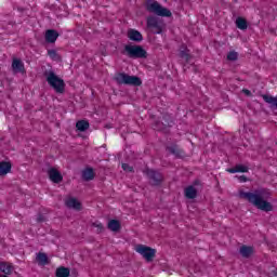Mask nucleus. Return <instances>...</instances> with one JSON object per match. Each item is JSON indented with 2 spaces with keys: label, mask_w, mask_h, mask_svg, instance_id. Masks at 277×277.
Here are the masks:
<instances>
[{
  "label": "nucleus",
  "mask_w": 277,
  "mask_h": 277,
  "mask_svg": "<svg viewBox=\"0 0 277 277\" xmlns=\"http://www.w3.org/2000/svg\"><path fill=\"white\" fill-rule=\"evenodd\" d=\"M169 155H173L176 159H183L185 157V150H183L177 144H170L166 147Z\"/></svg>",
  "instance_id": "10"
},
{
  "label": "nucleus",
  "mask_w": 277,
  "mask_h": 277,
  "mask_svg": "<svg viewBox=\"0 0 277 277\" xmlns=\"http://www.w3.org/2000/svg\"><path fill=\"white\" fill-rule=\"evenodd\" d=\"M48 55L49 57H51V60H54L55 62L60 60V54H57V51L55 50H48Z\"/></svg>",
  "instance_id": "29"
},
{
  "label": "nucleus",
  "mask_w": 277,
  "mask_h": 277,
  "mask_svg": "<svg viewBox=\"0 0 277 277\" xmlns=\"http://www.w3.org/2000/svg\"><path fill=\"white\" fill-rule=\"evenodd\" d=\"M135 251L147 261V263H153L155 256H157V250L153 249L146 245H137Z\"/></svg>",
  "instance_id": "6"
},
{
  "label": "nucleus",
  "mask_w": 277,
  "mask_h": 277,
  "mask_svg": "<svg viewBox=\"0 0 277 277\" xmlns=\"http://www.w3.org/2000/svg\"><path fill=\"white\" fill-rule=\"evenodd\" d=\"M121 168L124 170V172H133V167H131L129 163H122Z\"/></svg>",
  "instance_id": "31"
},
{
  "label": "nucleus",
  "mask_w": 277,
  "mask_h": 277,
  "mask_svg": "<svg viewBox=\"0 0 277 277\" xmlns=\"http://www.w3.org/2000/svg\"><path fill=\"white\" fill-rule=\"evenodd\" d=\"M60 38V34L57 30L49 29L45 31V42L49 44L55 43V41Z\"/></svg>",
  "instance_id": "14"
},
{
  "label": "nucleus",
  "mask_w": 277,
  "mask_h": 277,
  "mask_svg": "<svg viewBox=\"0 0 277 277\" xmlns=\"http://www.w3.org/2000/svg\"><path fill=\"white\" fill-rule=\"evenodd\" d=\"M272 197V193L266 188H259L253 192H239V198L247 200L249 205L255 207L260 211H264L265 213H269V211H274V206L272 202L267 201V198Z\"/></svg>",
  "instance_id": "1"
},
{
  "label": "nucleus",
  "mask_w": 277,
  "mask_h": 277,
  "mask_svg": "<svg viewBox=\"0 0 277 277\" xmlns=\"http://www.w3.org/2000/svg\"><path fill=\"white\" fill-rule=\"evenodd\" d=\"M92 226H94V228H97V233H103L105 230V227L102 225V223L95 222L92 224Z\"/></svg>",
  "instance_id": "30"
},
{
  "label": "nucleus",
  "mask_w": 277,
  "mask_h": 277,
  "mask_svg": "<svg viewBox=\"0 0 277 277\" xmlns=\"http://www.w3.org/2000/svg\"><path fill=\"white\" fill-rule=\"evenodd\" d=\"M48 176H49L50 181H52V183L58 184V183H62V181H64V176L55 168H50L48 170Z\"/></svg>",
  "instance_id": "11"
},
{
  "label": "nucleus",
  "mask_w": 277,
  "mask_h": 277,
  "mask_svg": "<svg viewBox=\"0 0 277 277\" xmlns=\"http://www.w3.org/2000/svg\"><path fill=\"white\" fill-rule=\"evenodd\" d=\"M0 272L5 276H12V272H14V266L12 264H8L5 262L0 263Z\"/></svg>",
  "instance_id": "18"
},
{
  "label": "nucleus",
  "mask_w": 277,
  "mask_h": 277,
  "mask_svg": "<svg viewBox=\"0 0 277 277\" xmlns=\"http://www.w3.org/2000/svg\"><path fill=\"white\" fill-rule=\"evenodd\" d=\"M146 174L147 177L149 179V184L153 185L154 187H159V185L163 183V174H161V172L153 169H147Z\"/></svg>",
  "instance_id": "9"
},
{
  "label": "nucleus",
  "mask_w": 277,
  "mask_h": 277,
  "mask_svg": "<svg viewBox=\"0 0 277 277\" xmlns=\"http://www.w3.org/2000/svg\"><path fill=\"white\" fill-rule=\"evenodd\" d=\"M127 36L132 42L140 43L144 40V36H142V32L133 28H130L128 30Z\"/></svg>",
  "instance_id": "12"
},
{
  "label": "nucleus",
  "mask_w": 277,
  "mask_h": 277,
  "mask_svg": "<svg viewBox=\"0 0 277 277\" xmlns=\"http://www.w3.org/2000/svg\"><path fill=\"white\" fill-rule=\"evenodd\" d=\"M55 276L56 277H70V268L60 266L58 268H56Z\"/></svg>",
  "instance_id": "20"
},
{
  "label": "nucleus",
  "mask_w": 277,
  "mask_h": 277,
  "mask_svg": "<svg viewBox=\"0 0 277 277\" xmlns=\"http://www.w3.org/2000/svg\"><path fill=\"white\" fill-rule=\"evenodd\" d=\"M37 262L39 265H49V255H47V253L39 252L37 254Z\"/></svg>",
  "instance_id": "25"
},
{
  "label": "nucleus",
  "mask_w": 277,
  "mask_h": 277,
  "mask_svg": "<svg viewBox=\"0 0 277 277\" xmlns=\"http://www.w3.org/2000/svg\"><path fill=\"white\" fill-rule=\"evenodd\" d=\"M238 180L240 181V183H247L248 182V177L246 175H240L238 177Z\"/></svg>",
  "instance_id": "32"
},
{
  "label": "nucleus",
  "mask_w": 277,
  "mask_h": 277,
  "mask_svg": "<svg viewBox=\"0 0 277 277\" xmlns=\"http://www.w3.org/2000/svg\"><path fill=\"white\" fill-rule=\"evenodd\" d=\"M245 94H250V90L246 89L243 90Z\"/></svg>",
  "instance_id": "34"
},
{
  "label": "nucleus",
  "mask_w": 277,
  "mask_h": 277,
  "mask_svg": "<svg viewBox=\"0 0 277 277\" xmlns=\"http://www.w3.org/2000/svg\"><path fill=\"white\" fill-rule=\"evenodd\" d=\"M123 55H127L130 60H145V57H148L146 50L137 44H126Z\"/></svg>",
  "instance_id": "3"
},
{
  "label": "nucleus",
  "mask_w": 277,
  "mask_h": 277,
  "mask_svg": "<svg viewBox=\"0 0 277 277\" xmlns=\"http://www.w3.org/2000/svg\"><path fill=\"white\" fill-rule=\"evenodd\" d=\"M12 68H13V72H15V74L21 72L22 75H24V72H25V64L19 58L13 60Z\"/></svg>",
  "instance_id": "13"
},
{
  "label": "nucleus",
  "mask_w": 277,
  "mask_h": 277,
  "mask_svg": "<svg viewBox=\"0 0 277 277\" xmlns=\"http://www.w3.org/2000/svg\"><path fill=\"white\" fill-rule=\"evenodd\" d=\"M236 27L245 31V29H248V21H246L243 17H238L236 19Z\"/></svg>",
  "instance_id": "26"
},
{
  "label": "nucleus",
  "mask_w": 277,
  "mask_h": 277,
  "mask_svg": "<svg viewBox=\"0 0 277 277\" xmlns=\"http://www.w3.org/2000/svg\"><path fill=\"white\" fill-rule=\"evenodd\" d=\"M94 176H96V174L94 173V169L93 168H87L82 171V180L83 181H94Z\"/></svg>",
  "instance_id": "17"
},
{
  "label": "nucleus",
  "mask_w": 277,
  "mask_h": 277,
  "mask_svg": "<svg viewBox=\"0 0 277 277\" xmlns=\"http://www.w3.org/2000/svg\"><path fill=\"white\" fill-rule=\"evenodd\" d=\"M180 57L182 60H185V62H189V60L192 58V56L189 55V53L187 52V50H181L180 51Z\"/></svg>",
  "instance_id": "28"
},
{
  "label": "nucleus",
  "mask_w": 277,
  "mask_h": 277,
  "mask_svg": "<svg viewBox=\"0 0 277 277\" xmlns=\"http://www.w3.org/2000/svg\"><path fill=\"white\" fill-rule=\"evenodd\" d=\"M9 172H12V162L1 161L0 162V176H5V174H9Z\"/></svg>",
  "instance_id": "16"
},
{
  "label": "nucleus",
  "mask_w": 277,
  "mask_h": 277,
  "mask_svg": "<svg viewBox=\"0 0 277 277\" xmlns=\"http://www.w3.org/2000/svg\"><path fill=\"white\" fill-rule=\"evenodd\" d=\"M115 81L118 85H134L135 88L142 85V78L137 76H130L124 72H119L115 76Z\"/></svg>",
  "instance_id": "5"
},
{
  "label": "nucleus",
  "mask_w": 277,
  "mask_h": 277,
  "mask_svg": "<svg viewBox=\"0 0 277 277\" xmlns=\"http://www.w3.org/2000/svg\"><path fill=\"white\" fill-rule=\"evenodd\" d=\"M249 168L243 164H236L234 168H229L226 171L229 172V174H237V172L246 173L248 172Z\"/></svg>",
  "instance_id": "19"
},
{
  "label": "nucleus",
  "mask_w": 277,
  "mask_h": 277,
  "mask_svg": "<svg viewBox=\"0 0 277 277\" xmlns=\"http://www.w3.org/2000/svg\"><path fill=\"white\" fill-rule=\"evenodd\" d=\"M147 27L154 29V34H163V21L155 15L147 17Z\"/></svg>",
  "instance_id": "7"
},
{
  "label": "nucleus",
  "mask_w": 277,
  "mask_h": 277,
  "mask_svg": "<svg viewBox=\"0 0 277 277\" xmlns=\"http://www.w3.org/2000/svg\"><path fill=\"white\" fill-rule=\"evenodd\" d=\"M65 205L68 209H75V211H81V202L76 198H69L65 201Z\"/></svg>",
  "instance_id": "15"
},
{
  "label": "nucleus",
  "mask_w": 277,
  "mask_h": 277,
  "mask_svg": "<svg viewBox=\"0 0 277 277\" xmlns=\"http://www.w3.org/2000/svg\"><path fill=\"white\" fill-rule=\"evenodd\" d=\"M262 98H263V101H265V103H268V105H271V107L277 109V97L264 94V95H262Z\"/></svg>",
  "instance_id": "21"
},
{
  "label": "nucleus",
  "mask_w": 277,
  "mask_h": 277,
  "mask_svg": "<svg viewBox=\"0 0 277 277\" xmlns=\"http://www.w3.org/2000/svg\"><path fill=\"white\" fill-rule=\"evenodd\" d=\"M227 60L229 62H237V60H239V54L235 51H230L228 54H227Z\"/></svg>",
  "instance_id": "27"
},
{
  "label": "nucleus",
  "mask_w": 277,
  "mask_h": 277,
  "mask_svg": "<svg viewBox=\"0 0 277 277\" xmlns=\"http://www.w3.org/2000/svg\"><path fill=\"white\" fill-rule=\"evenodd\" d=\"M44 75L50 88H53L56 94H64L66 90V82H64V79L55 75V71H45Z\"/></svg>",
  "instance_id": "2"
},
{
  "label": "nucleus",
  "mask_w": 277,
  "mask_h": 277,
  "mask_svg": "<svg viewBox=\"0 0 277 277\" xmlns=\"http://www.w3.org/2000/svg\"><path fill=\"white\" fill-rule=\"evenodd\" d=\"M37 221L38 222H44V216L42 214H39Z\"/></svg>",
  "instance_id": "33"
},
{
  "label": "nucleus",
  "mask_w": 277,
  "mask_h": 277,
  "mask_svg": "<svg viewBox=\"0 0 277 277\" xmlns=\"http://www.w3.org/2000/svg\"><path fill=\"white\" fill-rule=\"evenodd\" d=\"M120 228H121L120 221L110 220L108 222V229L111 230L113 233H118V230H120Z\"/></svg>",
  "instance_id": "23"
},
{
  "label": "nucleus",
  "mask_w": 277,
  "mask_h": 277,
  "mask_svg": "<svg viewBox=\"0 0 277 277\" xmlns=\"http://www.w3.org/2000/svg\"><path fill=\"white\" fill-rule=\"evenodd\" d=\"M145 9L150 14H156V16H161L163 18L172 17V11L168 8L160 5L157 1H147Z\"/></svg>",
  "instance_id": "4"
},
{
  "label": "nucleus",
  "mask_w": 277,
  "mask_h": 277,
  "mask_svg": "<svg viewBox=\"0 0 277 277\" xmlns=\"http://www.w3.org/2000/svg\"><path fill=\"white\" fill-rule=\"evenodd\" d=\"M76 129L83 133L84 131H88V129H90V122H88L87 120H79L76 123Z\"/></svg>",
  "instance_id": "24"
},
{
  "label": "nucleus",
  "mask_w": 277,
  "mask_h": 277,
  "mask_svg": "<svg viewBox=\"0 0 277 277\" xmlns=\"http://www.w3.org/2000/svg\"><path fill=\"white\" fill-rule=\"evenodd\" d=\"M252 252H254V249L252 247L242 246L240 248V254L243 256V259H250L252 256Z\"/></svg>",
  "instance_id": "22"
},
{
  "label": "nucleus",
  "mask_w": 277,
  "mask_h": 277,
  "mask_svg": "<svg viewBox=\"0 0 277 277\" xmlns=\"http://www.w3.org/2000/svg\"><path fill=\"white\" fill-rule=\"evenodd\" d=\"M199 187H202V182L200 180H195L193 185H189L184 189V196L188 200H194L198 197Z\"/></svg>",
  "instance_id": "8"
}]
</instances>
